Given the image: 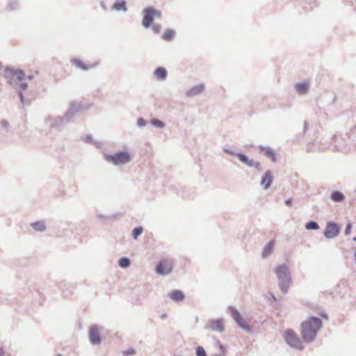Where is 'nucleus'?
<instances>
[{
	"label": "nucleus",
	"mask_w": 356,
	"mask_h": 356,
	"mask_svg": "<svg viewBox=\"0 0 356 356\" xmlns=\"http://www.w3.org/2000/svg\"><path fill=\"white\" fill-rule=\"evenodd\" d=\"M330 198L333 202H341L344 200L345 196L341 192L335 191L331 193Z\"/></svg>",
	"instance_id": "nucleus-24"
},
{
	"label": "nucleus",
	"mask_w": 356,
	"mask_h": 356,
	"mask_svg": "<svg viewBox=\"0 0 356 356\" xmlns=\"http://www.w3.org/2000/svg\"><path fill=\"white\" fill-rule=\"evenodd\" d=\"M284 338L286 343L291 348L302 350L303 346L298 335L292 330L288 329L284 332Z\"/></svg>",
	"instance_id": "nucleus-6"
},
{
	"label": "nucleus",
	"mask_w": 356,
	"mask_h": 356,
	"mask_svg": "<svg viewBox=\"0 0 356 356\" xmlns=\"http://www.w3.org/2000/svg\"><path fill=\"white\" fill-rule=\"evenodd\" d=\"M322 327V321L318 317H311L302 323V337L305 342L311 343L316 337Z\"/></svg>",
	"instance_id": "nucleus-1"
},
{
	"label": "nucleus",
	"mask_w": 356,
	"mask_h": 356,
	"mask_svg": "<svg viewBox=\"0 0 356 356\" xmlns=\"http://www.w3.org/2000/svg\"><path fill=\"white\" fill-rule=\"evenodd\" d=\"M351 229H352V224L350 222H348L346 225V227L345 229V232H344L345 235H346V236L349 235L350 234Z\"/></svg>",
	"instance_id": "nucleus-40"
},
{
	"label": "nucleus",
	"mask_w": 356,
	"mask_h": 356,
	"mask_svg": "<svg viewBox=\"0 0 356 356\" xmlns=\"http://www.w3.org/2000/svg\"><path fill=\"white\" fill-rule=\"evenodd\" d=\"M113 9L116 11L127 12L126 1L124 0H116L113 6Z\"/></svg>",
	"instance_id": "nucleus-22"
},
{
	"label": "nucleus",
	"mask_w": 356,
	"mask_h": 356,
	"mask_svg": "<svg viewBox=\"0 0 356 356\" xmlns=\"http://www.w3.org/2000/svg\"><path fill=\"white\" fill-rule=\"evenodd\" d=\"M4 76L8 83L12 86H15L24 78V73L21 70L6 67L4 70Z\"/></svg>",
	"instance_id": "nucleus-5"
},
{
	"label": "nucleus",
	"mask_w": 356,
	"mask_h": 356,
	"mask_svg": "<svg viewBox=\"0 0 356 356\" xmlns=\"http://www.w3.org/2000/svg\"><path fill=\"white\" fill-rule=\"evenodd\" d=\"M195 353L197 356H207L206 351L202 346H197L196 348Z\"/></svg>",
	"instance_id": "nucleus-34"
},
{
	"label": "nucleus",
	"mask_w": 356,
	"mask_h": 356,
	"mask_svg": "<svg viewBox=\"0 0 356 356\" xmlns=\"http://www.w3.org/2000/svg\"><path fill=\"white\" fill-rule=\"evenodd\" d=\"M19 7V2L17 1H11L7 6V10L9 11H13L18 9Z\"/></svg>",
	"instance_id": "nucleus-32"
},
{
	"label": "nucleus",
	"mask_w": 356,
	"mask_h": 356,
	"mask_svg": "<svg viewBox=\"0 0 356 356\" xmlns=\"http://www.w3.org/2000/svg\"><path fill=\"white\" fill-rule=\"evenodd\" d=\"M274 248V242L273 241H269L264 248L262 251V257L266 258L272 254Z\"/></svg>",
	"instance_id": "nucleus-23"
},
{
	"label": "nucleus",
	"mask_w": 356,
	"mask_h": 356,
	"mask_svg": "<svg viewBox=\"0 0 356 356\" xmlns=\"http://www.w3.org/2000/svg\"><path fill=\"white\" fill-rule=\"evenodd\" d=\"M285 204H286V205L291 207L292 204V199L291 198L286 199L285 200Z\"/></svg>",
	"instance_id": "nucleus-46"
},
{
	"label": "nucleus",
	"mask_w": 356,
	"mask_h": 356,
	"mask_svg": "<svg viewBox=\"0 0 356 356\" xmlns=\"http://www.w3.org/2000/svg\"><path fill=\"white\" fill-rule=\"evenodd\" d=\"M215 344L218 348L219 353H216L213 354L211 356H225V348L223 345L220 343V341L217 340L216 341Z\"/></svg>",
	"instance_id": "nucleus-28"
},
{
	"label": "nucleus",
	"mask_w": 356,
	"mask_h": 356,
	"mask_svg": "<svg viewBox=\"0 0 356 356\" xmlns=\"http://www.w3.org/2000/svg\"><path fill=\"white\" fill-rule=\"evenodd\" d=\"M228 309L231 314L232 317L233 318V319L235 321V322L237 323L238 326L240 328H241L242 330H243L246 332L251 331L250 326L248 324H246L245 320L241 316V314L236 309V307H234L233 306H230V307H229Z\"/></svg>",
	"instance_id": "nucleus-9"
},
{
	"label": "nucleus",
	"mask_w": 356,
	"mask_h": 356,
	"mask_svg": "<svg viewBox=\"0 0 356 356\" xmlns=\"http://www.w3.org/2000/svg\"><path fill=\"white\" fill-rule=\"evenodd\" d=\"M173 269V260L171 258H162L156 267V272L161 275H168Z\"/></svg>",
	"instance_id": "nucleus-7"
},
{
	"label": "nucleus",
	"mask_w": 356,
	"mask_h": 356,
	"mask_svg": "<svg viewBox=\"0 0 356 356\" xmlns=\"http://www.w3.org/2000/svg\"><path fill=\"white\" fill-rule=\"evenodd\" d=\"M18 95H19V99H20V102L22 104H30V101L29 100H25L24 99V97L23 95V93L22 91H18Z\"/></svg>",
	"instance_id": "nucleus-36"
},
{
	"label": "nucleus",
	"mask_w": 356,
	"mask_h": 356,
	"mask_svg": "<svg viewBox=\"0 0 356 356\" xmlns=\"http://www.w3.org/2000/svg\"><path fill=\"white\" fill-rule=\"evenodd\" d=\"M150 123L152 126L158 128L163 129L165 127V123L157 118H152L150 120Z\"/></svg>",
	"instance_id": "nucleus-31"
},
{
	"label": "nucleus",
	"mask_w": 356,
	"mask_h": 356,
	"mask_svg": "<svg viewBox=\"0 0 356 356\" xmlns=\"http://www.w3.org/2000/svg\"><path fill=\"white\" fill-rule=\"evenodd\" d=\"M295 88L297 92L304 94L308 90V84L305 82L298 83L296 85Z\"/></svg>",
	"instance_id": "nucleus-25"
},
{
	"label": "nucleus",
	"mask_w": 356,
	"mask_h": 356,
	"mask_svg": "<svg viewBox=\"0 0 356 356\" xmlns=\"http://www.w3.org/2000/svg\"><path fill=\"white\" fill-rule=\"evenodd\" d=\"M273 175L270 170H267L265 172L264 175L261 177V185L264 187V189H268L273 183Z\"/></svg>",
	"instance_id": "nucleus-15"
},
{
	"label": "nucleus",
	"mask_w": 356,
	"mask_h": 356,
	"mask_svg": "<svg viewBox=\"0 0 356 356\" xmlns=\"http://www.w3.org/2000/svg\"><path fill=\"white\" fill-rule=\"evenodd\" d=\"M31 78H32V76H28V79H31Z\"/></svg>",
	"instance_id": "nucleus-51"
},
{
	"label": "nucleus",
	"mask_w": 356,
	"mask_h": 356,
	"mask_svg": "<svg viewBox=\"0 0 356 356\" xmlns=\"http://www.w3.org/2000/svg\"><path fill=\"white\" fill-rule=\"evenodd\" d=\"M340 228L337 222L330 221L326 224L325 229L323 233L324 236L327 239H332L339 236Z\"/></svg>",
	"instance_id": "nucleus-11"
},
{
	"label": "nucleus",
	"mask_w": 356,
	"mask_h": 356,
	"mask_svg": "<svg viewBox=\"0 0 356 356\" xmlns=\"http://www.w3.org/2000/svg\"><path fill=\"white\" fill-rule=\"evenodd\" d=\"M237 157L241 163L245 164L247 166L254 167L259 172L263 170L259 161L250 159L248 156L242 153L237 154Z\"/></svg>",
	"instance_id": "nucleus-13"
},
{
	"label": "nucleus",
	"mask_w": 356,
	"mask_h": 356,
	"mask_svg": "<svg viewBox=\"0 0 356 356\" xmlns=\"http://www.w3.org/2000/svg\"><path fill=\"white\" fill-rule=\"evenodd\" d=\"M89 340L92 345H99L102 339L99 334V327L97 325H92L89 330Z\"/></svg>",
	"instance_id": "nucleus-14"
},
{
	"label": "nucleus",
	"mask_w": 356,
	"mask_h": 356,
	"mask_svg": "<svg viewBox=\"0 0 356 356\" xmlns=\"http://www.w3.org/2000/svg\"><path fill=\"white\" fill-rule=\"evenodd\" d=\"M44 122L47 126L51 128L56 129L58 130H61L62 128L67 124L63 117L51 115L47 117Z\"/></svg>",
	"instance_id": "nucleus-10"
},
{
	"label": "nucleus",
	"mask_w": 356,
	"mask_h": 356,
	"mask_svg": "<svg viewBox=\"0 0 356 356\" xmlns=\"http://www.w3.org/2000/svg\"><path fill=\"white\" fill-rule=\"evenodd\" d=\"M166 317H167V314H163L161 316V318L162 319H164V318H165Z\"/></svg>",
	"instance_id": "nucleus-47"
},
{
	"label": "nucleus",
	"mask_w": 356,
	"mask_h": 356,
	"mask_svg": "<svg viewBox=\"0 0 356 356\" xmlns=\"http://www.w3.org/2000/svg\"><path fill=\"white\" fill-rule=\"evenodd\" d=\"M322 317H323L325 319L328 318V316H327V315L326 314H322Z\"/></svg>",
	"instance_id": "nucleus-48"
},
{
	"label": "nucleus",
	"mask_w": 356,
	"mask_h": 356,
	"mask_svg": "<svg viewBox=\"0 0 356 356\" xmlns=\"http://www.w3.org/2000/svg\"><path fill=\"white\" fill-rule=\"evenodd\" d=\"M260 152L264 153L268 158H269L273 162L276 161V156L274 150L270 147H265L260 145L259 147Z\"/></svg>",
	"instance_id": "nucleus-17"
},
{
	"label": "nucleus",
	"mask_w": 356,
	"mask_h": 356,
	"mask_svg": "<svg viewBox=\"0 0 356 356\" xmlns=\"http://www.w3.org/2000/svg\"><path fill=\"white\" fill-rule=\"evenodd\" d=\"M168 297L176 302L183 301L185 298L184 293L179 290H173L168 293Z\"/></svg>",
	"instance_id": "nucleus-19"
},
{
	"label": "nucleus",
	"mask_w": 356,
	"mask_h": 356,
	"mask_svg": "<svg viewBox=\"0 0 356 356\" xmlns=\"http://www.w3.org/2000/svg\"><path fill=\"white\" fill-rule=\"evenodd\" d=\"M3 352H0V356H3Z\"/></svg>",
	"instance_id": "nucleus-50"
},
{
	"label": "nucleus",
	"mask_w": 356,
	"mask_h": 356,
	"mask_svg": "<svg viewBox=\"0 0 356 356\" xmlns=\"http://www.w3.org/2000/svg\"><path fill=\"white\" fill-rule=\"evenodd\" d=\"M205 329L218 332H222L225 330L223 319H212L208 321Z\"/></svg>",
	"instance_id": "nucleus-12"
},
{
	"label": "nucleus",
	"mask_w": 356,
	"mask_h": 356,
	"mask_svg": "<svg viewBox=\"0 0 356 356\" xmlns=\"http://www.w3.org/2000/svg\"><path fill=\"white\" fill-rule=\"evenodd\" d=\"M136 353V350L134 348H129L127 350L123 351L124 355H133Z\"/></svg>",
	"instance_id": "nucleus-41"
},
{
	"label": "nucleus",
	"mask_w": 356,
	"mask_h": 356,
	"mask_svg": "<svg viewBox=\"0 0 356 356\" xmlns=\"http://www.w3.org/2000/svg\"><path fill=\"white\" fill-rule=\"evenodd\" d=\"M223 152L227 153V154H230V155H232V156H237V154H239V153L234 152L232 149H230L229 148H227V147H224L223 148Z\"/></svg>",
	"instance_id": "nucleus-39"
},
{
	"label": "nucleus",
	"mask_w": 356,
	"mask_h": 356,
	"mask_svg": "<svg viewBox=\"0 0 356 356\" xmlns=\"http://www.w3.org/2000/svg\"><path fill=\"white\" fill-rule=\"evenodd\" d=\"M147 124L146 120L143 118H139L137 120V126L138 127H144Z\"/></svg>",
	"instance_id": "nucleus-37"
},
{
	"label": "nucleus",
	"mask_w": 356,
	"mask_h": 356,
	"mask_svg": "<svg viewBox=\"0 0 356 356\" xmlns=\"http://www.w3.org/2000/svg\"><path fill=\"white\" fill-rule=\"evenodd\" d=\"M72 63L79 68L84 70V71H87L89 68L85 64L83 63L80 59L79 58H74L72 60Z\"/></svg>",
	"instance_id": "nucleus-29"
},
{
	"label": "nucleus",
	"mask_w": 356,
	"mask_h": 356,
	"mask_svg": "<svg viewBox=\"0 0 356 356\" xmlns=\"http://www.w3.org/2000/svg\"><path fill=\"white\" fill-rule=\"evenodd\" d=\"M83 109V106L79 102H71L68 110L65 113L63 118L66 123L72 122L77 113Z\"/></svg>",
	"instance_id": "nucleus-8"
},
{
	"label": "nucleus",
	"mask_w": 356,
	"mask_h": 356,
	"mask_svg": "<svg viewBox=\"0 0 356 356\" xmlns=\"http://www.w3.org/2000/svg\"><path fill=\"white\" fill-rule=\"evenodd\" d=\"M353 241H355L356 242V236H355V237L353 238Z\"/></svg>",
	"instance_id": "nucleus-52"
},
{
	"label": "nucleus",
	"mask_w": 356,
	"mask_h": 356,
	"mask_svg": "<svg viewBox=\"0 0 356 356\" xmlns=\"http://www.w3.org/2000/svg\"><path fill=\"white\" fill-rule=\"evenodd\" d=\"M97 218L99 219H104V220H107V219H110L111 217L110 216H104V215H102V214H97Z\"/></svg>",
	"instance_id": "nucleus-45"
},
{
	"label": "nucleus",
	"mask_w": 356,
	"mask_h": 356,
	"mask_svg": "<svg viewBox=\"0 0 356 356\" xmlns=\"http://www.w3.org/2000/svg\"><path fill=\"white\" fill-rule=\"evenodd\" d=\"M278 280V284L281 291L286 294L292 285V278L289 268L286 264H281L274 270Z\"/></svg>",
	"instance_id": "nucleus-2"
},
{
	"label": "nucleus",
	"mask_w": 356,
	"mask_h": 356,
	"mask_svg": "<svg viewBox=\"0 0 356 356\" xmlns=\"http://www.w3.org/2000/svg\"><path fill=\"white\" fill-rule=\"evenodd\" d=\"M1 128L8 129L9 128V123L7 120H3L0 122Z\"/></svg>",
	"instance_id": "nucleus-42"
},
{
	"label": "nucleus",
	"mask_w": 356,
	"mask_h": 356,
	"mask_svg": "<svg viewBox=\"0 0 356 356\" xmlns=\"http://www.w3.org/2000/svg\"><path fill=\"white\" fill-rule=\"evenodd\" d=\"M336 139L335 147L337 150L341 151L344 153L349 152L351 150V148L348 147L343 138H337L336 136H333Z\"/></svg>",
	"instance_id": "nucleus-16"
},
{
	"label": "nucleus",
	"mask_w": 356,
	"mask_h": 356,
	"mask_svg": "<svg viewBox=\"0 0 356 356\" xmlns=\"http://www.w3.org/2000/svg\"><path fill=\"white\" fill-rule=\"evenodd\" d=\"M154 75L160 81H164L168 76V72L163 67H158L154 72Z\"/></svg>",
	"instance_id": "nucleus-20"
},
{
	"label": "nucleus",
	"mask_w": 356,
	"mask_h": 356,
	"mask_svg": "<svg viewBox=\"0 0 356 356\" xmlns=\"http://www.w3.org/2000/svg\"><path fill=\"white\" fill-rule=\"evenodd\" d=\"M57 356H63V355H60V354H58V355H57Z\"/></svg>",
	"instance_id": "nucleus-53"
},
{
	"label": "nucleus",
	"mask_w": 356,
	"mask_h": 356,
	"mask_svg": "<svg viewBox=\"0 0 356 356\" xmlns=\"http://www.w3.org/2000/svg\"><path fill=\"white\" fill-rule=\"evenodd\" d=\"M104 159L108 163H112L115 165H119L129 163L131 161V157L128 152L120 151L113 154H105Z\"/></svg>",
	"instance_id": "nucleus-3"
},
{
	"label": "nucleus",
	"mask_w": 356,
	"mask_h": 356,
	"mask_svg": "<svg viewBox=\"0 0 356 356\" xmlns=\"http://www.w3.org/2000/svg\"><path fill=\"white\" fill-rule=\"evenodd\" d=\"M30 225L36 232H44L46 231L45 222L43 220L33 222Z\"/></svg>",
	"instance_id": "nucleus-21"
},
{
	"label": "nucleus",
	"mask_w": 356,
	"mask_h": 356,
	"mask_svg": "<svg viewBox=\"0 0 356 356\" xmlns=\"http://www.w3.org/2000/svg\"><path fill=\"white\" fill-rule=\"evenodd\" d=\"M305 228L308 230H317L319 229V225L316 221L310 220L306 223Z\"/></svg>",
	"instance_id": "nucleus-30"
},
{
	"label": "nucleus",
	"mask_w": 356,
	"mask_h": 356,
	"mask_svg": "<svg viewBox=\"0 0 356 356\" xmlns=\"http://www.w3.org/2000/svg\"><path fill=\"white\" fill-rule=\"evenodd\" d=\"M27 88V83H22L19 84V91H23Z\"/></svg>",
	"instance_id": "nucleus-44"
},
{
	"label": "nucleus",
	"mask_w": 356,
	"mask_h": 356,
	"mask_svg": "<svg viewBox=\"0 0 356 356\" xmlns=\"http://www.w3.org/2000/svg\"><path fill=\"white\" fill-rule=\"evenodd\" d=\"M174 35L175 31L172 29H168L165 30L163 34L162 35V39L165 41H170L172 40Z\"/></svg>",
	"instance_id": "nucleus-27"
},
{
	"label": "nucleus",
	"mask_w": 356,
	"mask_h": 356,
	"mask_svg": "<svg viewBox=\"0 0 356 356\" xmlns=\"http://www.w3.org/2000/svg\"><path fill=\"white\" fill-rule=\"evenodd\" d=\"M143 232V229L142 227H137L134 228L132 231V236L136 240L138 237L141 235Z\"/></svg>",
	"instance_id": "nucleus-33"
},
{
	"label": "nucleus",
	"mask_w": 356,
	"mask_h": 356,
	"mask_svg": "<svg viewBox=\"0 0 356 356\" xmlns=\"http://www.w3.org/2000/svg\"><path fill=\"white\" fill-rule=\"evenodd\" d=\"M83 140L87 143H92V138L91 135H87L83 138Z\"/></svg>",
	"instance_id": "nucleus-43"
},
{
	"label": "nucleus",
	"mask_w": 356,
	"mask_h": 356,
	"mask_svg": "<svg viewBox=\"0 0 356 356\" xmlns=\"http://www.w3.org/2000/svg\"><path fill=\"white\" fill-rule=\"evenodd\" d=\"M266 298L268 299L269 301H270V300H272L273 302H276L277 301V298L275 296V295L271 293V292H268L266 296Z\"/></svg>",
	"instance_id": "nucleus-38"
},
{
	"label": "nucleus",
	"mask_w": 356,
	"mask_h": 356,
	"mask_svg": "<svg viewBox=\"0 0 356 356\" xmlns=\"http://www.w3.org/2000/svg\"><path fill=\"white\" fill-rule=\"evenodd\" d=\"M352 131L353 134H355L356 132V125L353 127Z\"/></svg>",
	"instance_id": "nucleus-49"
},
{
	"label": "nucleus",
	"mask_w": 356,
	"mask_h": 356,
	"mask_svg": "<svg viewBox=\"0 0 356 356\" xmlns=\"http://www.w3.org/2000/svg\"><path fill=\"white\" fill-rule=\"evenodd\" d=\"M150 27L152 31L156 34H159L161 31V26L158 24H153Z\"/></svg>",
	"instance_id": "nucleus-35"
},
{
	"label": "nucleus",
	"mask_w": 356,
	"mask_h": 356,
	"mask_svg": "<svg viewBox=\"0 0 356 356\" xmlns=\"http://www.w3.org/2000/svg\"><path fill=\"white\" fill-rule=\"evenodd\" d=\"M204 89V84L201 83V84L197 85V86L188 89L186 91V95L188 97H194V96L198 95L203 92Z\"/></svg>",
	"instance_id": "nucleus-18"
},
{
	"label": "nucleus",
	"mask_w": 356,
	"mask_h": 356,
	"mask_svg": "<svg viewBox=\"0 0 356 356\" xmlns=\"http://www.w3.org/2000/svg\"><path fill=\"white\" fill-rule=\"evenodd\" d=\"M143 15L142 26L145 29H148L154 24L155 18L160 19L161 17V12L149 6L143 10Z\"/></svg>",
	"instance_id": "nucleus-4"
},
{
	"label": "nucleus",
	"mask_w": 356,
	"mask_h": 356,
	"mask_svg": "<svg viewBox=\"0 0 356 356\" xmlns=\"http://www.w3.org/2000/svg\"><path fill=\"white\" fill-rule=\"evenodd\" d=\"M118 265L122 268H127L130 266L131 261L128 257H122L118 261Z\"/></svg>",
	"instance_id": "nucleus-26"
}]
</instances>
